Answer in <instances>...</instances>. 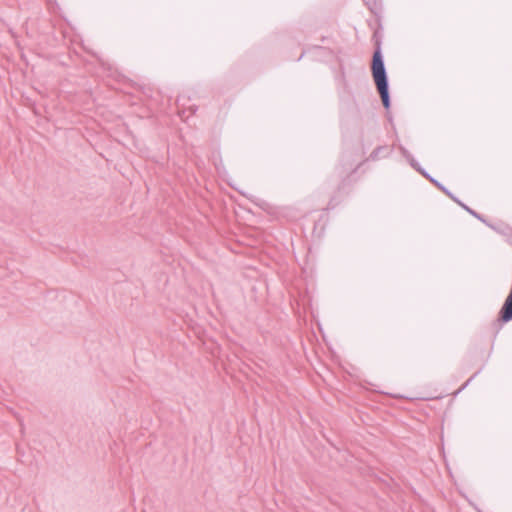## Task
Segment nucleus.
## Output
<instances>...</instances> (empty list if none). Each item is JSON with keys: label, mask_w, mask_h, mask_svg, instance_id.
I'll return each instance as SVG.
<instances>
[{"label": "nucleus", "mask_w": 512, "mask_h": 512, "mask_svg": "<svg viewBox=\"0 0 512 512\" xmlns=\"http://www.w3.org/2000/svg\"><path fill=\"white\" fill-rule=\"evenodd\" d=\"M431 183H433L439 190H441L443 193H445L450 199H452L454 202H456L458 205H460L469 214H471L475 218L483 221V218L480 214H478L476 211H474L473 209L468 207L466 204L461 202L450 190H448L444 185H442L436 179H431Z\"/></svg>", "instance_id": "obj_2"}, {"label": "nucleus", "mask_w": 512, "mask_h": 512, "mask_svg": "<svg viewBox=\"0 0 512 512\" xmlns=\"http://www.w3.org/2000/svg\"><path fill=\"white\" fill-rule=\"evenodd\" d=\"M359 166H357L356 168H354V170L352 171L353 173H355L357 171Z\"/></svg>", "instance_id": "obj_5"}, {"label": "nucleus", "mask_w": 512, "mask_h": 512, "mask_svg": "<svg viewBox=\"0 0 512 512\" xmlns=\"http://www.w3.org/2000/svg\"><path fill=\"white\" fill-rule=\"evenodd\" d=\"M387 150V147L386 146H378L377 148H375L371 154L369 155L368 159L367 160H370V161H376L379 159L380 157V153L383 152V151H386Z\"/></svg>", "instance_id": "obj_4"}, {"label": "nucleus", "mask_w": 512, "mask_h": 512, "mask_svg": "<svg viewBox=\"0 0 512 512\" xmlns=\"http://www.w3.org/2000/svg\"><path fill=\"white\" fill-rule=\"evenodd\" d=\"M371 70L383 106L388 110L390 108L389 84L379 42L373 53Z\"/></svg>", "instance_id": "obj_1"}, {"label": "nucleus", "mask_w": 512, "mask_h": 512, "mask_svg": "<svg viewBox=\"0 0 512 512\" xmlns=\"http://www.w3.org/2000/svg\"><path fill=\"white\" fill-rule=\"evenodd\" d=\"M407 159L409 160L411 166L418 172H420L426 179H428L431 182V179H434L426 170L421 168L419 163L415 161V159L411 156H407Z\"/></svg>", "instance_id": "obj_3"}]
</instances>
